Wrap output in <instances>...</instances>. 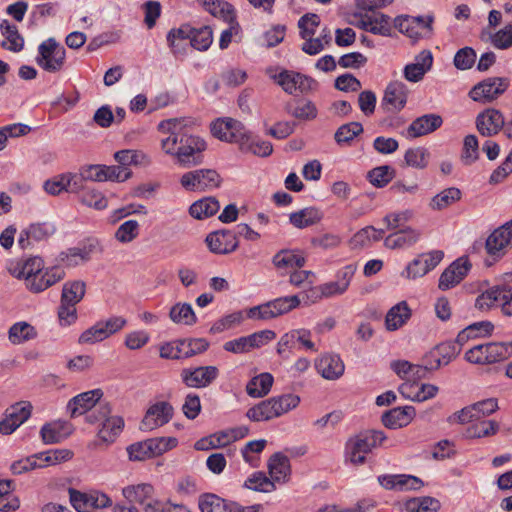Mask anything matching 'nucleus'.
<instances>
[{
    "label": "nucleus",
    "instance_id": "nucleus-44",
    "mask_svg": "<svg viewBox=\"0 0 512 512\" xmlns=\"http://www.w3.org/2000/svg\"><path fill=\"white\" fill-rule=\"evenodd\" d=\"M246 417L253 422L269 421L277 417L272 399L263 400L246 412Z\"/></svg>",
    "mask_w": 512,
    "mask_h": 512
},
{
    "label": "nucleus",
    "instance_id": "nucleus-58",
    "mask_svg": "<svg viewBox=\"0 0 512 512\" xmlns=\"http://www.w3.org/2000/svg\"><path fill=\"white\" fill-rule=\"evenodd\" d=\"M395 176V170L391 166L383 165L373 168L368 172V180L378 188L385 187Z\"/></svg>",
    "mask_w": 512,
    "mask_h": 512
},
{
    "label": "nucleus",
    "instance_id": "nucleus-50",
    "mask_svg": "<svg viewBox=\"0 0 512 512\" xmlns=\"http://www.w3.org/2000/svg\"><path fill=\"white\" fill-rule=\"evenodd\" d=\"M229 434V432L220 431L203 437L196 441L194 447L198 451H208L210 449L225 447L230 444Z\"/></svg>",
    "mask_w": 512,
    "mask_h": 512
},
{
    "label": "nucleus",
    "instance_id": "nucleus-34",
    "mask_svg": "<svg viewBox=\"0 0 512 512\" xmlns=\"http://www.w3.org/2000/svg\"><path fill=\"white\" fill-rule=\"evenodd\" d=\"M69 434V425L61 421L45 423L40 430V436L44 444L60 443L67 438Z\"/></svg>",
    "mask_w": 512,
    "mask_h": 512
},
{
    "label": "nucleus",
    "instance_id": "nucleus-20",
    "mask_svg": "<svg viewBox=\"0 0 512 512\" xmlns=\"http://www.w3.org/2000/svg\"><path fill=\"white\" fill-rule=\"evenodd\" d=\"M504 126L503 114L494 108H488L478 114L476 127L482 136L491 137L498 134Z\"/></svg>",
    "mask_w": 512,
    "mask_h": 512
},
{
    "label": "nucleus",
    "instance_id": "nucleus-25",
    "mask_svg": "<svg viewBox=\"0 0 512 512\" xmlns=\"http://www.w3.org/2000/svg\"><path fill=\"white\" fill-rule=\"evenodd\" d=\"M433 64V56L429 50L421 51L416 57L415 62L407 64L404 67V77L410 82H419L423 79L427 71Z\"/></svg>",
    "mask_w": 512,
    "mask_h": 512
},
{
    "label": "nucleus",
    "instance_id": "nucleus-9",
    "mask_svg": "<svg viewBox=\"0 0 512 512\" xmlns=\"http://www.w3.org/2000/svg\"><path fill=\"white\" fill-rule=\"evenodd\" d=\"M509 87V80L503 77H490L476 84L469 97L482 104L490 103L502 95Z\"/></svg>",
    "mask_w": 512,
    "mask_h": 512
},
{
    "label": "nucleus",
    "instance_id": "nucleus-35",
    "mask_svg": "<svg viewBox=\"0 0 512 512\" xmlns=\"http://www.w3.org/2000/svg\"><path fill=\"white\" fill-rule=\"evenodd\" d=\"M43 268L44 262L42 258L35 256L10 267L9 272L18 279H25L26 283L30 278L42 272Z\"/></svg>",
    "mask_w": 512,
    "mask_h": 512
},
{
    "label": "nucleus",
    "instance_id": "nucleus-54",
    "mask_svg": "<svg viewBox=\"0 0 512 512\" xmlns=\"http://www.w3.org/2000/svg\"><path fill=\"white\" fill-rule=\"evenodd\" d=\"M153 486L150 484H139L136 486H128L123 489V496L131 503L146 504L153 493Z\"/></svg>",
    "mask_w": 512,
    "mask_h": 512
},
{
    "label": "nucleus",
    "instance_id": "nucleus-43",
    "mask_svg": "<svg viewBox=\"0 0 512 512\" xmlns=\"http://www.w3.org/2000/svg\"><path fill=\"white\" fill-rule=\"evenodd\" d=\"M273 264L277 269L289 270L301 268L305 264V258L290 250H282L273 257Z\"/></svg>",
    "mask_w": 512,
    "mask_h": 512
},
{
    "label": "nucleus",
    "instance_id": "nucleus-13",
    "mask_svg": "<svg viewBox=\"0 0 512 512\" xmlns=\"http://www.w3.org/2000/svg\"><path fill=\"white\" fill-rule=\"evenodd\" d=\"M219 376L216 366H199L185 368L181 371L182 382L189 388H206L210 386Z\"/></svg>",
    "mask_w": 512,
    "mask_h": 512
},
{
    "label": "nucleus",
    "instance_id": "nucleus-51",
    "mask_svg": "<svg viewBox=\"0 0 512 512\" xmlns=\"http://www.w3.org/2000/svg\"><path fill=\"white\" fill-rule=\"evenodd\" d=\"M170 319L176 324L193 325L196 323L197 318L188 303H177L170 309Z\"/></svg>",
    "mask_w": 512,
    "mask_h": 512
},
{
    "label": "nucleus",
    "instance_id": "nucleus-41",
    "mask_svg": "<svg viewBox=\"0 0 512 512\" xmlns=\"http://www.w3.org/2000/svg\"><path fill=\"white\" fill-rule=\"evenodd\" d=\"M268 469L273 482L285 481L290 473L288 457L280 452L274 453L268 461Z\"/></svg>",
    "mask_w": 512,
    "mask_h": 512
},
{
    "label": "nucleus",
    "instance_id": "nucleus-17",
    "mask_svg": "<svg viewBox=\"0 0 512 512\" xmlns=\"http://www.w3.org/2000/svg\"><path fill=\"white\" fill-rule=\"evenodd\" d=\"M103 396L101 389H93L80 393L69 400L67 409L72 418L87 415L99 402Z\"/></svg>",
    "mask_w": 512,
    "mask_h": 512
},
{
    "label": "nucleus",
    "instance_id": "nucleus-53",
    "mask_svg": "<svg viewBox=\"0 0 512 512\" xmlns=\"http://www.w3.org/2000/svg\"><path fill=\"white\" fill-rule=\"evenodd\" d=\"M485 352L488 364L500 362L512 356V348L508 345V342L485 343Z\"/></svg>",
    "mask_w": 512,
    "mask_h": 512
},
{
    "label": "nucleus",
    "instance_id": "nucleus-61",
    "mask_svg": "<svg viewBox=\"0 0 512 512\" xmlns=\"http://www.w3.org/2000/svg\"><path fill=\"white\" fill-rule=\"evenodd\" d=\"M182 346V355L185 358L193 357L205 352L209 347V342L204 338L180 339Z\"/></svg>",
    "mask_w": 512,
    "mask_h": 512
},
{
    "label": "nucleus",
    "instance_id": "nucleus-6",
    "mask_svg": "<svg viewBox=\"0 0 512 512\" xmlns=\"http://www.w3.org/2000/svg\"><path fill=\"white\" fill-rule=\"evenodd\" d=\"M211 133L221 141L238 143L240 149H245L246 143L249 140V130L242 122L233 118H223L213 122Z\"/></svg>",
    "mask_w": 512,
    "mask_h": 512
},
{
    "label": "nucleus",
    "instance_id": "nucleus-40",
    "mask_svg": "<svg viewBox=\"0 0 512 512\" xmlns=\"http://www.w3.org/2000/svg\"><path fill=\"white\" fill-rule=\"evenodd\" d=\"M220 209V204L215 197H205L194 202L189 213L195 219H204L215 215Z\"/></svg>",
    "mask_w": 512,
    "mask_h": 512
},
{
    "label": "nucleus",
    "instance_id": "nucleus-4",
    "mask_svg": "<svg viewBox=\"0 0 512 512\" xmlns=\"http://www.w3.org/2000/svg\"><path fill=\"white\" fill-rule=\"evenodd\" d=\"M512 247V220L496 228L485 241V250L488 255L485 260L487 266L503 258Z\"/></svg>",
    "mask_w": 512,
    "mask_h": 512
},
{
    "label": "nucleus",
    "instance_id": "nucleus-7",
    "mask_svg": "<svg viewBox=\"0 0 512 512\" xmlns=\"http://www.w3.org/2000/svg\"><path fill=\"white\" fill-rule=\"evenodd\" d=\"M475 307L479 310H488L492 307H500L501 312L508 317L512 316V290L506 286L490 287L481 293L475 301Z\"/></svg>",
    "mask_w": 512,
    "mask_h": 512
},
{
    "label": "nucleus",
    "instance_id": "nucleus-37",
    "mask_svg": "<svg viewBox=\"0 0 512 512\" xmlns=\"http://www.w3.org/2000/svg\"><path fill=\"white\" fill-rule=\"evenodd\" d=\"M322 219L323 212L316 207H306L297 212L291 213L289 216L290 223L298 229L315 225Z\"/></svg>",
    "mask_w": 512,
    "mask_h": 512
},
{
    "label": "nucleus",
    "instance_id": "nucleus-8",
    "mask_svg": "<svg viewBox=\"0 0 512 512\" xmlns=\"http://www.w3.org/2000/svg\"><path fill=\"white\" fill-rule=\"evenodd\" d=\"M222 181L214 169H197L184 173L180 183L188 191H206L220 186Z\"/></svg>",
    "mask_w": 512,
    "mask_h": 512
},
{
    "label": "nucleus",
    "instance_id": "nucleus-16",
    "mask_svg": "<svg viewBox=\"0 0 512 512\" xmlns=\"http://www.w3.org/2000/svg\"><path fill=\"white\" fill-rule=\"evenodd\" d=\"M444 253L441 250H433L428 253H422L406 267V276L409 279L423 277L429 271L433 270L443 259Z\"/></svg>",
    "mask_w": 512,
    "mask_h": 512
},
{
    "label": "nucleus",
    "instance_id": "nucleus-46",
    "mask_svg": "<svg viewBox=\"0 0 512 512\" xmlns=\"http://www.w3.org/2000/svg\"><path fill=\"white\" fill-rule=\"evenodd\" d=\"M462 197V192L456 187H449L436 194L430 201L429 207L432 210H443L453 203L459 201Z\"/></svg>",
    "mask_w": 512,
    "mask_h": 512
},
{
    "label": "nucleus",
    "instance_id": "nucleus-47",
    "mask_svg": "<svg viewBox=\"0 0 512 512\" xmlns=\"http://www.w3.org/2000/svg\"><path fill=\"white\" fill-rule=\"evenodd\" d=\"M36 329L27 322H17L13 324L8 331L9 341L18 345L36 338Z\"/></svg>",
    "mask_w": 512,
    "mask_h": 512
},
{
    "label": "nucleus",
    "instance_id": "nucleus-33",
    "mask_svg": "<svg viewBox=\"0 0 512 512\" xmlns=\"http://www.w3.org/2000/svg\"><path fill=\"white\" fill-rule=\"evenodd\" d=\"M95 241H89L82 247H72L60 253V261L69 267H75L90 260L96 248Z\"/></svg>",
    "mask_w": 512,
    "mask_h": 512
},
{
    "label": "nucleus",
    "instance_id": "nucleus-60",
    "mask_svg": "<svg viewBox=\"0 0 512 512\" xmlns=\"http://www.w3.org/2000/svg\"><path fill=\"white\" fill-rule=\"evenodd\" d=\"M429 152L423 147L410 148L405 152L404 160L407 166L424 169L428 165Z\"/></svg>",
    "mask_w": 512,
    "mask_h": 512
},
{
    "label": "nucleus",
    "instance_id": "nucleus-22",
    "mask_svg": "<svg viewBox=\"0 0 512 512\" xmlns=\"http://www.w3.org/2000/svg\"><path fill=\"white\" fill-rule=\"evenodd\" d=\"M408 97L407 86L401 81L391 82L385 90L382 100V106L388 111H400L406 103Z\"/></svg>",
    "mask_w": 512,
    "mask_h": 512
},
{
    "label": "nucleus",
    "instance_id": "nucleus-2",
    "mask_svg": "<svg viewBox=\"0 0 512 512\" xmlns=\"http://www.w3.org/2000/svg\"><path fill=\"white\" fill-rule=\"evenodd\" d=\"M386 435L381 430H366L360 432L347 443V453L353 464L360 465L365 462V454L381 445Z\"/></svg>",
    "mask_w": 512,
    "mask_h": 512
},
{
    "label": "nucleus",
    "instance_id": "nucleus-31",
    "mask_svg": "<svg viewBox=\"0 0 512 512\" xmlns=\"http://www.w3.org/2000/svg\"><path fill=\"white\" fill-rule=\"evenodd\" d=\"M420 232L412 227H405L388 235L384 245L389 249H402L413 246L420 239Z\"/></svg>",
    "mask_w": 512,
    "mask_h": 512
},
{
    "label": "nucleus",
    "instance_id": "nucleus-62",
    "mask_svg": "<svg viewBox=\"0 0 512 512\" xmlns=\"http://www.w3.org/2000/svg\"><path fill=\"white\" fill-rule=\"evenodd\" d=\"M499 430V424L493 420H483L468 428L467 433L472 438H482L494 435Z\"/></svg>",
    "mask_w": 512,
    "mask_h": 512
},
{
    "label": "nucleus",
    "instance_id": "nucleus-5",
    "mask_svg": "<svg viewBox=\"0 0 512 512\" xmlns=\"http://www.w3.org/2000/svg\"><path fill=\"white\" fill-rule=\"evenodd\" d=\"M65 59V48L51 37L40 43L35 61L44 71L57 73L63 69Z\"/></svg>",
    "mask_w": 512,
    "mask_h": 512
},
{
    "label": "nucleus",
    "instance_id": "nucleus-52",
    "mask_svg": "<svg viewBox=\"0 0 512 512\" xmlns=\"http://www.w3.org/2000/svg\"><path fill=\"white\" fill-rule=\"evenodd\" d=\"M404 506L407 512H437L440 502L436 498L425 496L412 498Z\"/></svg>",
    "mask_w": 512,
    "mask_h": 512
},
{
    "label": "nucleus",
    "instance_id": "nucleus-3",
    "mask_svg": "<svg viewBox=\"0 0 512 512\" xmlns=\"http://www.w3.org/2000/svg\"><path fill=\"white\" fill-rule=\"evenodd\" d=\"M178 444L175 437L150 438L141 442L131 444L127 447L129 459L142 461L153 458L173 449Z\"/></svg>",
    "mask_w": 512,
    "mask_h": 512
},
{
    "label": "nucleus",
    "instance_id": "nucleus-59",
    "mask_svg": "<svg viewBox=\"0 0 512 512\" xmlns=\"http://www.w3.org/2000/svg\"><path fill=\"white\" fill-rule=\"evenodd\" d=\"M269 303L276 318L297 308L300 305L301 300L298 295H292L273 299L269 301Z\"/></svg>",
    "mask_w": 512,
    "mask_h": 512
},
{
    "label": "nucleus",
    "instance_id": "nucleus-30",
    "mask_svg": "<svg viewBox=\"0 0 512 512\" xmlns=\"http://www.w3.org/2000/svg\"><path fill=\"white\" fill-rule=\"evenodd\" d=\"M415 415L412 406L396 407L382 415V423L389 429H397L407 426Z\"/></svg>",
    "mask_w": 512,
    "mask_h": 512
},
{
    "label": "nucleus",
    "instance_id": "nucleus-36",
    "mask_svg": "<svg viewBox=\"0 0 512 512\" xmlns=\"http://www.w3.org/2000/svg\"><path fill=\"white\" fill-rule=\"evenodd\" d=\"M411 317V310L406 301H401L391 307L385 317V326L388 331H395L402 327Z\"/></svg>",
    "mask_w": 512,
    "mask_h": 512
},
{
    "label": "nucleus",
    "instance_id": "nucleus-63",
    "mask_svg": "<svg viewBox=\"0 0 512 512\" xmlns=\"http://www.w3.org/2000/svg\"><path fill=\"white\" fill-rule=\"evenodd\" d=\"M81 202L97 210H102L107 207L108 201L106 197L98 190L88 187L84 189L80 196Z\"/></svg>",
    "mask_w": 512,
    "mask_h": 512
},
{
    "label": "nucleus",
    "instance_id": "nucleus-27",
    "mask_svg": "<svg viewBox=\"0 0 512 512\" xmlns=\"http://www.w3.org/2000/svg\"><path fill=\"white\" fill-rule=\"evenodd\" d=\"M443 119L438 114H425L415 120L407 128L408 136L411 138L421 137L430 134L441 127Z\"/></svg>",
    "mask_w": 512,
    "mask_h": 512
},
{
    "label": "nucleus",
    "instance_id": "nucleus-1",
    "mask_svg": "<svg viewBox=\"0 0 512 512\" xmlns=\"http://www.w3.org/2000/svg\"><path fill=\"white\" fill-rule=\"evenodd\" d=\"M184 126V119L171 118L161 121L158 130L168 134L161 140L162 150L176 157L180 166L189 168L203 162L202 152L206 149V142L199 136L188 134Z\"/></svg>",
    "mask_w": 512,
    "mask_h": 512
},
{
    "label": "nucleus",
    "instance_id": "nucleus-64",
    "mask_svg": "<svg viewBox=\"0 0 512 512\" xmlns=\"http://www.w3.org/2000/svg\"><path fill=\"white\" fill-rule=\"evenodd\" d=\"M277 417L296 408L300 403V398L294 394H284L277 397H271Z\"/></svg>",
    "mask_w": 512,
    "mask_h": 512
},
{
    "label": "nucleus",
    "instance_id": "nucleus-56",
    "mask_svg": "<svg viewBox=\"0 0 512 512\" xmlns=\"http://www.w3.org/2000/svg\"><path fill=\"white\" fill-rule=\"evenodd\" d=\"M384 230L376 229L373 226H367L359 230L351 239V244L354 247H365L371 244L372 241H379L383 238Z\"/></svg>",
    "mask_w": 512,
    "mask_h": 512
},
{
    "label": "nucleus",
    "instance_id": "nucleus-24",
    "mask_svg": "<svg viewBox=\"0 0 512 512\" xmlns=\"http://www.w3.org/2000/svg\"><path fill=\"white\" fill-rule=\"evenodd\" d=\"M198 506L201 512H243L244 510L238 503L225 500L213 493L200 495Z\"/></svg>",
    "mask_w": 512,
    "mask_h": 512
},
{
    "label": "nucleus",
    "instance_id": "nucleus-12",
    "mask_svg": "<svg viewBox=\"0 0 512 512\" xmlns=\"http://www.w3.org/2000/svg\"><path fill=\"white\" fill-rule=\"evenodd\" d=\"M32 405L29 402H17L9 406L0 421V433L3 435L12 434L31 415Z\"/></svg>",
    "mask_w": 512,
    "mask_h": 512
},
{
    "label": "nucleus",
    "instance_id": "nucleus-18",
    "mask_svg": "<svg viewBox=\"0 0 512 512\" xmlns=\"http://www.w3.org/2000/svg\"><path fill=\"white\" fill-rule=\"evenodd\" d=\"M209 250L215 254H229L238 248L237 234L223 229L211 232L206 237Z\"/></svg>",
    "mask_w": 512,
    "mask_h": 512
},
{
    "label": "nucleus",
    "instance_id": "nucleus-29",
    "mask_svg": "<svg viewBox=\"0 0 512 512\" xmlns=\"http://www.w3.org/2000/svg\"><path fill=\"white\" fill-rule=\"evenodd\" d=\"M460 351L461 349L457 343L447 341L437 345L427 355V359L433 360L434 362V366H431V368L438 369L442 365H448L459 355Z\"/></svg>",
    "mask_w": 512,
    "mask_h": 512
},
{
    "label": "nucleus",
    "instance_id": "nucleus-42",
    "mask_svg": "<svg viewBox=\"0 0 512 512\" xmlns=\"http://www.w3.org/2000/svg\"><path fill=\"white\" fill-rule=\"evenodd\" d=\"M199 2L214 17L221 18L226 22L235 20L234 9L225 0H199Z\"/></svg>",
    "mask_w": 512,
    "mask_h": 512
},
{
    "label": "nucleus",
    "instance_id": "nucleus-15",
    "mask_svg": "<svg viewBox=\"0 0 512 512\" xmlns=\"http://www.w3.org/2000/svg\"><path fill=\"white\" fill-rule=\"evenodd\" d=\"M173 406L166 401H160L149 407L140 424L142 431H151L167 424L173 417Z\"/></svg>",
    "mask_w": 512,
    "mask_h": 512
},
{
    "label": "nucleus",
    "instance_id": "nucleus-23",
    "mask_svg": "<svg viewBox=\"0 0 512 512\" xmlns=\"http://www.w3.org/2000/svg\"><path fill=\"white\" fill-rule=\"evenodd\" d=\"M56 231L55 226L50 222H41L30 224L28 228L20 232L18 245L22 249H26L30 245V240L46 241Z\"/></svg>",
    "mask_w": 512,
    "mask_h": 512
},
{
    "label": "nucleus",
    "instance_id": "nucleus-28",
    "mask_svg": "<svg viewBox=\"0 0 512 512\" xmlns=\"http://www.w3.org/2000/svg\"><path fill=\"white\" fill-rule=\"evenodd\" d=\"M191 36L189 26L171 29L166 36L168 47L175 57L184 56L188 49V40Z\"/></svg>",
    "mask_w": 512,
    "mask_h": 512
},
{
    "label": "nucleus",
    "instance_id": "nucleus-45",
    "mask_svg": "<svg viewBox=\"0 0 512 512\" xmlns=\"http://www.w3.org/2000/svg\"><path fill=\"white\" fill-rule=\"evenodd\" d=\"M124 420L120 416H109L98 431V437L106 442L112 443L122 432Z\"/></svg>",
    "mask_w": 512,
    "mask_h": 512
},
{
    "label": "nucleus",
    "instance_id": "nucleus-38",
    "mask_svg": "<svg viewBox=\"0 0 512 512\" xmlns=\"http://www.w3.org/2000/svg\"><path fill=\"white\" fill-rule=\"evenodd\" d=\"M285 110L288 114L299 120H313L318 115L316 105L311 100L304 98L296 100L295 105L288 102L285 105Z\"/></svg>",
    "mask_w": 512,
    "mask_h": 512
},
{
    "label": "nucleus",
    "instance_id": "nucleus-14",
    "mask_svg": "<svg viewBox=\"0 0 512 512\" xmlns=\"http://www.w3.org/2000/svg\"><path fill=\"white\" fill-rule=\"evenodd\" d=\"M472 267L467 256H461L452 262L440 275L438 287L445 291L458 285Z\"/></svg>",
    "mask_w": 512,
    "mask_h": 512
},
{
    "label": "nucleus",
    "instance_id": "nucleus-19",
    "mask_svg": "<svg viewBox=\"0 0 512 512\" xmlns=\"http://www.w3.org/2000/svg\"><path fill=\"white\" fill-rule=\"evenodd\" d=\"M357 270L354 264H348L337 271L336 280L321 284L322 295L325 298L344 294Z\"/></svg>",
    "mask_w": 512,
    "mask_h": 512
},
{
    "label": "nucleus",
    "instance_id": "nucleus-10",
    "mask_svg": "<svg viewBox=\"0 0 512 512\" xmlns=\"http://www.w3.org/2000/svg\"><path fill=\"white\" fill-rule=\"evenodd\" d=\"M70 503L77 512H93L95 509L106 508L112 505V500L104 493L90 491L80 492L69 489Z\"/></svg>",
    "mask_w": 512,
    "mask_h": 512
},
{
    "label": "nucleus",
    "instance_id": "nucleus-21",
    "mask_svg": "<svg viewBox=\"0 0 512 512\" xmlns=\"http://www.w3.org/2000/svg\"><path fill=\"white\" fill-rule=\"evenodd\" d=\"M317 372L327 380L339 379L345 370V365L338 354L327 353L315 362Z\"/></svg>",
    "mask_w": 512,
    "mask_h": 512
},
{
    "label": "nucleus",
    "instance_id": "nucleus-57",
    "mask_svg": "<svg viewBox=\"0 0 512 512\" xmlns=\"http://www.w3.org/2000/svg\"><path fill=\"white\" fill-rule=\"evenodd\" d=\"M244 487L258 492L269 493L276 489L274 482L263 472L253 473L244 483Z\"/></svg>",
    "mask_w": 512,
    "mask_h": 512
},
{
    "label": "nucleus",
    "instance_id": "nucleus-55",
    "mask_svg": "<svg viewBox=\"0 0 512 512\" xmlns=\"http://www.w3.org/2000/svg\"><path fill=\"white\" fill-rule=\"evenodd\" d=\"M189 39V43L193 48L199 51H206L213 41L212 29L209 26H203L198 29L191 28Z\"/></svg>",
    "mask_w": 512,
    "mask_h": 512
},
{
    "label": "nucleus",
    "instance_id": "nucleus-32",
    "mask_svg": "<svg viewBox=\"0 0 512 512\" xmlns=\"http://www.w3.org/2000/svg\"><path fill=\"white\" fill-rule=\"evenodd\" d=\"M0 31L4 37L1 47L8 51L18 53L24 48V38L19 33L16 25L4 19L0 22Z\"/></svg>",
    "mask_w": 512,
    "mask_h": 512
},
{
    "label": "nucleus",
    "instance_id": "nucleus-26",
    "mask_svg": "<svg viewBox=\"0 0 512 512\" xmlns=\"http://www.w3.org/2000/svg\"><path fill=\"white\" fill-rule=\"evenodd\" d=\"M64 276L65 271L63 268L55 266L47 269L44 274L42 272L38 273L34 277L30 278L25 284L27 289L31 292L39 293L62 280Z\"/></svg>",
    "mask_w": 512,
    "mask_h": 512
},
{
    "label": "nucleus",
    "instance_id": "nucleus-11",
    "mask_svg": "<svg viewBox=\"0 0 512 512\" xmlns=\"http://www.w3.org/2000/svg\"><path fill=\"white\" fill-rule=\"evenodd\" d=\"M274 80L290 95L294 94L297 90L301 93H308L316 90L318 87L317 81L312 77L290 70H283L274 76Z\"/></svg>",
    "mask_w": 512,
    "mask_h": 512
},
{
    "label": "nucleus",
    "instance_id": "nucleus-39",
    "mask_svg": "<svg viewBox=\"0 0 512 512\" xmlns=\"http://www.w3.org/2000/svg\"><path fill=\"white\" fill-rule=\"evenodd\" d=\"M274 378L268 372L253 377L246 385V392L250 397L262 398L266 396L273 385Z\"/></svg>",
    "mask_w": 512,
    "mask_h": 512
},
{
    "label": "nucleus",
    "instance_id": "nucleus-48",
    "mask_svg": "<svg viewBox=\"0 0 512 512\" xmlns=\"http://www.w3.org/2000/svg\"><path fill=\"white\" fill-rule=\"evenodd\" d=\"M361 133H363V126L360 122H349L341 125L334 134L336 143L340 146L350 145L352 141Z\"/></svg>",
    "mask_w": 512,
    "mask_h": 512
},
{
    "label": "nucleus",
    "instance_id": "nucleus-49",
    "mask_svg": "<svg viewBox=\"0 0 512 512\" xmlns=\"http://www.w3.org/2000/svg\"><path fill=\"white\" fill-rule=\"evenodd\" d=\"M85 292L86 285L83 281H70L63 285L61 300H63L65 304L71 303L76 305L83 299Z\"/></svg>",
    "mask_w": 512,
    "mask_h": 512
}]
</instances>
